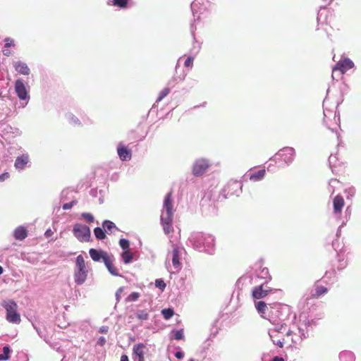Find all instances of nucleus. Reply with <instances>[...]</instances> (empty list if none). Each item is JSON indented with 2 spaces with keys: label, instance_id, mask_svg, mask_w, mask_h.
<instances>
[{
  "label": "nucleus",
  "instance_id": "4",
  "mask_svg": "<svg viewBox=\"0 0 361 361\" xmlns=\"http://www.w3.org/2000/svg\"><path fill=\"white\" fill-rule=\"evenodd\" d=\"M276 157L289 164L294 159L295 149L293 147H284L276 153Z\"/></svg>",
  "mask_w": 361,
  "mask_h": 361
},
{
  "label": "nucleus",
  "instance_id": "17",
  "mask_svg": "<svg viewBox=\"0 0 361 361\" xmlns=\"http://www.w3.org/2000/svg\"><path fill=\"white\" fill-rule=\"evenodd\" d=\"M28 161L29 156L27 154H23L16 158L14 166L17 169L21 170L25 168Z\"/></svg>",
  "mask_w": 361,
  "mask_h": 361
},
{
  "label": "nucleus",
  "instance_id": "6",
  "mask_svg": "<svg viewBox=\"0 0 361 361\" xmlns=\"http://www.w3.org/2000/svg\"><path fill=\"white\" fill-rule=\"evenodd\" d=\"M209 163L206 159H197L193 164L192 173L195 176H202L208 169Z\"/></svg>",
  "mask_w": 361,
  "mask_h": 361
},
{
  "label": "nucleus",
  "instance_id": "23",
  "mask_svg": "<svg viewBox=\"0 0 361 361\" xmlns=\"http://www.w3.org/2000/svg\"><path fill=\"white\" fill-rule=\"evenodd\" d=\"M75 270L87 271L83 257L80 255L75 259Z\"/></svg>",
  "mask_w": 361,
  "mask_h": 361
},
{
  "label": "nucleus",
  "instance_id": "1",
  "mask_svg": "<svg viewBox=\"0 0 361 361\" xmlns=\"http://www.w3.org/2000/svg\"><path fill=\"white\" fill-rule=\"evenodd\" d=\"M1 305L6 311V318L8 322L16 324L20 323V315L18 312V305L15 301L12 300H4Z\"/></svg>",
  "mask_w": 361,
  "mask_h": 361
},
{
  "label": "nucleus",
  "instance_id": "49",
  "mask_svg": "<svg viewBox=\"0 0 361 361\" xmlns=\"http://www.w3.org/2000/svg\"><path fill=\"white\" fill-rule=\"evenodd\" d=\"M4 269L1 266H0V275L3 273Z\"/></svg>",
  "mask_w": 361,
  "mask_h": 361
},
{
  "label": "nucleus",
  "instance_id": "14",
  "mask_svg": "<svg viewBox=\"0 0 361 361\" xmlns=\"http://www.w3.org/2000/svg\"><path fill=\"white\" fill-rule=\"evenodd\" d=\"M345 204L343 197L341 195H336L333 200L334 212L336 214H341Z\"/></svg>",
  "mask_w": 361,
  "mask_h": 361
},
{
  "label": "nucleus",
  "instance_id": "41",
  "mask_svg": "<svg viewBox=\"0 0 361 361\" xmlns=\"http://www.w3.org/2000/svg\"><path fill=\"white\" fill-rule=\"evenodd\" d=\"M12 46H14L13 40L10 38H6L5 39V47H11Z\"/></svg>",
  "mask_w": 361,
  "mask_h": 361
},
{
  "label": "nucleus",
  "instance_id": "13",
  "mask_svg": "<svg viewBox=\"0 0 361 361\" xmlns=\"http://www.w3.org/2000/svg\"><path fill=\"white\" fill-rule=\"evenodd\" d=\"M118 154L123 161L130 160L131 159V150L122 144H119L117 149Z\"/></svg>",
  "mask_w": 361,
  "mask_h": 361
},
{
  "label": "nucleus",
  "instance_id": "26",
  "mask_svg": "<svg viewBox=\"0 0 361 361\" xmlns=\"http://www.w3.org/2000/svg\"><path fill=\"white\" fill-rule=\"evenodd\" d=\"M94 234L98 240H104L106 238L105 231L100 227H96L94 229Z\"/></svg>",
  "mask_w": 361,
  "mask_h": 361
},
{
  "label": "nucleus",
  "instance_id": "20",
  "mask_svg": "<svg viewBox=\"0 0 361 361\" xmlns=\"http://www.w3.org/2000/svg\"><path fill=\"white\" fill-rule=\"evenodd\" d=\"M14 68L15 70L20 74L29 75L30 73V68L25 63L18 61L14 64Z\"/></svg>",
  "mask_w": 361,
  "mask_h": 361
},
{
  "label": "nucleus",
  "instance_id": "11",
  "mask_svg": "<svg viewBox=\"0 0 361 361\" xmlns=\"http://www.w3.org/2000/svg\"><path fill=\"white\" fill-rule=\"evenodd\" d=\"M164 209V212L161 215L173 216L172 192H169L165 197Z\"/></svg>",
  "mask_w": 361,
  "mask_h": 361
},
{
  "label": "nucleus",
  "instance_id": "32",
  "mask_svg": "<svg viewBox=\"0 0 361 361\" xmlns=\"http://www.w3.org/2000/svg\"><path fill=\"white\" fill-rule=\"evenodd\" d=\"M119 245L123 250H128L129 249L130 243L128 240L122 238L119 240Z\"/></svg>",
  "mask_w": 361,
  "mask_h": 361
},
{
  "label": "nucleus",
  "instance_id": "8",
  "mask_svg": "<svg viewBox=\"0 0 361 361\" xmlns=\"http://www.w3.org/2000/svg\"><path fill=\"white\" fill-rule=\"evenodd\" d=\"M15 90L20 99L25 100L27 98L26 87L21 80H17L16 81Z\"/></svg>",
  "mask_w": 361,
  "mask_h": 361
},
{
  "label": "nucleus",
  "instance_id": "12",
  "mask_svg": "<svg viewBox=\"0 0 361 361\" xmlns=\"http://www.w3.org/2000/svg\"><path fill=\"white\" fill-rule=\"evenodd\" d=\"M328 288L325 286L316 284L311 290L310 298L312 299H318L322 295L328 293Z\"/></svg>",
  "mask_w": 361,
  "mask_h": 361
},
{
  "label": "nucleus",
  "instance_id": "48",
  "mask_svg": "<svg viewBox=\"0 0 361 361\" xmlns=\"http://www.w3.org/2000/svg\"><path fill=\"white\" fill-rule=\"evenodd\" d=\"M52 233H53V232L51 231V230L49 229V230H47V231L45 232V234H44V235H45L47 237H49V236H51V234H52Z\"/></svg>",
  "mask_w": 361,
  "mask_h": 361
},
{
  "label": "nucleus",
  "instance_id": "35",
  "mask_svg": "<svg viewBox=\"0 0 361 361\" xmlns=\"http://www.w3.org/2000/svg\"><path fill=\"white\" fill-rule=\"evenodd\" d=\"M155 286L157 288H158L161 290H164L166 287V283L161 279H157L155 281Z\"/></svg>",
  "mask_w": 361,
  "mask_h": 361
},
{
  "label": "nucleus",
  "instance_id": "15",
  "mask_svg": "<svg viewBox=\"0 0 361 361\" xmlns=\"http://www.w3.org/2000/svg\"><path fill=\"white\" fill-rule=\"evenodd\" d=\"M255 306L256 310H257V312L260 314V316L262 318L267 319L269 315L267 314L268 307L265 302L258 301L255 302Z\"/></svg>",
  "mask_w": 361,
  "mask_h": 361
},
{
  "label": "nucleus",
  "instance_id": "44",
  "mask_svg": "<svg viewBox=\"0 0 361 361\" xmlns=\"http://www.w3.org/2000/svg\"><path fill=\"white\" fill-rule=\"evenodd\" d=\"M185 75H186V74H185V73H184V74H183V75H182V76H179V77H177V78L176 77V78H174V80H175L176 81H178H178H182V80H183L185 79Z\"/></svg>",
  "mask_w": 361,
  "mask_h": 361
},
{
  "label": "nucleus",
  "instance_id": "50",
  "mask_svg": "<svg viewBox=\"0 0 361 361\" xmlns=\"http://www.w3.org/2000/svg\"><path fill=\"white\" fill-rule=\"evenodd\" d=\"M4 54L6 56H8L9 52H6L5 51H4Z\"/></svg>",
  "mask_w": 361,
  "mask_h": 361
},
{
  "label": "nucleus",
  "instance_id": "10",
  "mask_svg": "<svg viewBox=\"0 0 361 361\" xmlns=\"http://www.w3.org/2000/svg\"><path fill=\"white\" fill-rule=\"evenodd\" d=\"M89 253L92 259L94 262H99L101 259L104 262L105 258H107L109 256L106 252L102 250H98L94 248L90 249Z\"/></svg>",
  "mask_w": 361,
  "mask_h": 361
},
{
  "label": "nucleus",
  "instance_id": "54",
  "mask_svg": "<svg viewBox=\"0 0 361 361\" xmlns=\"http://www.w3.org/2000/svg\"><path fill=\"white\" fill-rule=\"evenodd\" d=\"M188 361H195L193 359H190Z\"/></svg>",
  "mask_w": 361,
  "mask_h": 361
},
{
  "label": "nucleus",
  "instance_id": "45",
  "mask_svg": "<svg viewBox=\"0 0 361 361\" xmlns=\"http://www.w3.org/2000/svg\"><path fill=\"white\" fill-rule=\"evenodd\" d=\"M106 342V340L104 337H100L98 341V343L101 345H103Z\"/></svg>",
  "mask_w": 361,
  "mask_h": 361
},
{
  "label": "nucleus",
  "instance_id": "46",
  "mask_svg": "<svg viewBox=\"0 0 361 361\" xmlns=\"http://www.w3.org/2000/svg\"><path fill=\"white\" fill-rule=\"evenodd\" d=\"M121 361H129L128 360V357L126 355H123L121 357Z\"/></svg>",
  "mask_w": 361,
  "mask_h": 361
},
{
  "label": "nucleus",
  "instance_id": "38",
  "mask_svg": "<svg viewBox=\"0 0 361 361\" xmlns=\"http://www.w3.org/2000/svg\"><path fill=\"white\" fill-rule=\"evenodd\" d=\"M124 290V287H120L116 293V298L117 302H119L121 298V294Z\"/></svg>",
  "mask_w": 361,
  "mask_h": 361
},
{
  "label": "nucleus",
  "instance_id": "2",
  "mask_svg": "<svg viewBox=\"0 0 361 361\" xmlns=\"http://www.w3.org/2000/svg\"><path fill=\"white\" fill-rule=\"evenodd\" d=\"M73 233L81 243L90 242L91 240L90 228L85 224H75L73 226Z\"/></svg>",
  "mask_w": 361,
  "mask_h": 361
},
{
  "label": "nucleus",
  "instance_id": "47",
  "mask_svg": "<svg viewBox=\"0 0 361 361\" xmlns=\"http://www.w3.org/2000/svg\"><path fill=\"white\" fill-rule=\"evenodd\" d=\"M272 361H284L283 358L276 356L273 358Z\"/></svg>",
  "mask_w": 361,
  "mask_h": 361
},
{
  "label": "nucleus",
  "instance_id": "9",
  "mask_svg": "<svg viewBox=\"0 0 361 361\" xmlns=\"http://www.w3.org/2000/svg\"><path fill=\"white\" fill-rule=\"evenodd\" d=\"M147 350V345L142 343L135 345L133 348V354L138 357V361H145V354Z\"/></svg>",
  "mask_w": 361,
  "mask_h": 361
},
{
  "label": "nucleus",
  "instance_id": "25",
  "mask_svg": "<svg viewBox=\"0 0 361 361\" xmlns=\"http://www.w3.org/2000/svg\"><path fill=\"white\" fill-rule=\"evenodd\" d=\"M105 232H111L112 229L117 228L115 224L111 221L105 220L102 224Z\"/></svg>",
  "mask_w": 361,
  "mask_h": 361
},
{
  "label": "nucleus",
  "instance_id": "52",
  "mask_svg": "<svg viewBox=\"0 0 361 361\" xmlns=\"http://www.w3.org/2000/svg\"><path fill=\"white\" fill-rule=\"evenodd\" d=\"M279 345L280 347H282L281 343H279Z\"/></svg>",
  "mask_w": 361,
  "mask_h": 361
},
{
  "label": "nucleus",
  "instance_id": "16",
  "mask_svg": "<svg viewBox=\"0 0 361 361\" xmlns=\"http://www.w3.org/2000/svg\"><path fill=\"white\" fill-rule=\"evenodd\" d=\"M87 276V271L75 270L74 280L78 285H82L85 283Z\"/></svg>",
  "mask_w": 361,
  "mask_h": 361
},
{
  "label": "nucleus",
  "instance_id": "29",
  "mask_svg": "<svg viewBox=\"0 0 361 361\" xmlns=\"http://www.w3.org/2000/svg\"><path fill=\"white\" fill-rule=\"evenodd\" d=\"M136 317L140 320H147L149 318V314L146 310H140L136 313Z\"/></svg>",
  "mask_w": 361,
  "mask_h": 361
},
{
  "label": "nucleus",
  "instance_id": "19",
  "mask_svg": "<svg viewBox=\"0 0 361 361\" xmlns=\"http://www.w3.org/2000/svg\"><path fill=\"white\" fill-rule=\"evenodd\" d=\"M172 264L175 269L179 268L180 263V251L179 248L174 245L172 250Z\"/></svg>",
  "mask_w": 361,
  "mask_h": 361
},
{
  "label": "nucleus",
  "instance_id": "33",
  "mask_svg": "<svg viewBox=\"0 0 361 361\" xmlns=\"http://www.w3.org/2000/svg\"><path fill=\"white\" fill-rule=\"evenodd\" d=\"M140 297V293L137 292H133L130 294L128 298L126 299V302L136 301Z\"/></svg>",
  "mask_w": 361,
  "mask_h": 361
},
{
  "label": "nucleus",
  "instance_id": "39",
  "mask_svg": "<svg viewBox=\"0 0 361 361\" xmlns=\"http://www.w3.org/2000/svg\"><path fill=\"white\" fill-rule=\"evenodd\" d=\"M76 201H72L71 202H68V203H66L63 205V209L64 210H68V209H70L71 208L73 207V205H75L76 204Z\"/></svg>",
  "mask_w": 361,
  "mask_h": 361
},
{
  "label": "nucleus",
  "instance_id": "43",
  "mask_svg": "<svg viewBox=\"0 0 361 361\" xmlns=\"http://www.w3.org/2000/svg\"><path fill=\"white\" fill-rule=\"evenodd\" d=\"M175 356L178 359H181L183 357L184 354L182 352L178 351L176 353Z\"/></svg>",
  "mask_w": 361,
  "mask_h": 361
},
{
  "label": "nucleus",
  "instance_id": "21",
  "mask_svg": "<svg viewBox=\"0 0 361 361\" xmlns=\"http://www.w3.org/2000/svg\"><path fill=\"white\" fill-rule=\"evenodd\" d=\"M27 235V231L23 226H18L14 231V237L16 240H23Z\"/></svg>",
  "mask_w": 361,
  "mask_h": 361
},
{
  "label": "nucleus",
  "instance_id": "53",
  "mask_svg": "<svg viewBox=\"0 0 361 361\" xmlns=\"http://www.w3.org/2000/svg\"><path fill=\"white\" fill-rule=\"evenodd\" d=\"M279 345L280 347H282L281 343H279Z\"/></svg>",
  "mask_w": 361,
  "mask_h": 361
},
{
  "label": "nucleus",
  "instance_id": "30",
  "mask_svg": "<svg viewBox=\"0 0 361 361\" xmlns=\"http://www.w3.org/2000/svg\"><path fill=\"white\" fill-rule=\"evenodd\" d=\"M129 0H113L114 6L120 7V8H126L128 5Z\"/></svg>",
  "mask_w": 361,
  "mask_h": 361
},
{
  "label": "nucleus",
  "instance_id": "36",
  "mask_svg": "<svg viewBox=\"0 0 361 361\" xmlns=\"http://www.w3.org/2000/svg\"><path fill=\"white\" fill-rule=\"evenodd\" d=\"M194 58L192 56H189L187 58L184 63L185 67L192 68L193 65Z\"/></svg>",
  "mask_w": 361,
  "mask_h": 361
},
{
  "label": "nucleus",
  "instance_id": "40",
  "mask_svg": "<svg viewBox=\"0 0 361 361\" xmlns=\"http://www.w3.org/2000/svg\"><path fill=\"white\" fill-rule=\"evenodd\" d=\"M262 277L264 279H271V276L269 273V270L267 268H264L262 270Z\"/></svg>",
  "mask_w": 361,
  "mask_h": 361
},
{
  "label": "nucleus",
  "instance_id": "31",
  "mask_svg": "<svg viewBox=\"0 0 361 361\" xmlns=\"http://www.w3.org/2000/svg\"><path fill=\"white\" fill-rule=\"evenodd\" d=\"M81 216L87 221V223L91 224L94 222V216L88 212H83L81 214Z\"/></svg>",
  "mask_w": 361,
  "mask_h": 361
},
{
  "label": "nucleus",
  "instance_id": "5",
  "mask_svg": "<svg viewBox=\"0 0 361 361\" xmlns=\"http://www.w3.org/2000/svg\"><path fill=\"white\" fill-rule=\"evenodd\" d=\"M271 291V288L265 287L264 284H262L252 288V297L255 300L262 299L267 297Z\"/></svg>",
  "mask_w": 361,
  "mask_h": 361
},
{
  "label": "nucleus",
  "instance_id": "27",
  "mask_svg": "<svg viewBox=\"0 0 361 361\" xmlns=\"http://www.w3.org/2000/svg\"><path fill=\"white\" fill-rule=\"evenodd\" d=\"M161 312L166 320L169 319L174 315V311L172 308L163 309Z\"/></svg>",
  "mask_w": 361,
  "mask_h": 361
},
{
  "label": "nucleus",
  "instance_id": "51",
  "mask_svg": "<svg viewBox=\"0 0 361 361\" xmlns=\"http://www.w3.org/2000/svg\"><path fill=\"white\" fill-rule=\"evenodd\" d=\"M101 332H102V333H105V332H106V331H105L104 329H101Z\"/></svg>",
  "mask_w": 361,
  "mask_h": 361
},
{
  "label": "nucleus",
  "instance_id": "28",
  "mask_svg": "<svg viewBox=\"0 0 361 361\" xmlns=\"http://www.w3.org/2000/svg\"><path fill=\"white\" fill-rule=\"evenodd\" d=\"M10 348L8 346L3 348V354H0V360H8L9 359Z\"/></svg>",
  "mask_w": 361,
  "mask_h": 361
},
{
  "label": "nucleus",
  "instance_id": "7",
  "mask_svg": "<svg viewBox=\"0 0 361 361\" xmlns=\"http://www.w3.org/2000/svg\"><path fill=\"white\" fill-rule=\"evenodd\" d=\"M161 222L164 231L166 234H169L173 232V228L172 226L173 216L161 215Z\"/></svg>",
  "mask_w": 361,
  "mask_h": 361
},
{
  "label": "nucleus",
  "instance_id": "37",
  "mask_svg": "<svg viewBox=\"0 0 361 361\" xmlns=\"http://www.w3.org/2000/svg\"><path fill=\"white\" fill-rule=\"evenodd\" d=\"M183 338V329L176 331L174 334L176 340H181Z\"/></svg>",
  "mask_w": 361,
  "mask_h": 361
},
{
  "label": "nucleus",
  "instance_id": "34",
  "mask_svg": "<svg viewBox=\"0 0 361 361\" xmlns=\"http://www.w3.org/2000/svg\"><path fill=\"white\" fill-rule=\"evenodd\" d=\"M169 92L170 90L168 87H166L164 90H162L159 93L157 101L162 100L165 97H166L169 94Z\"/></svg>",
  "mask_w": 361,
  "mask_h": 361
},
{
  "label": "nucleus",
  "instance_id": "42",
  "mask_svg": "<svg viewBox=\"0 0 361 361\" xmlns=\"http://www.w3.org/2000/svg\"><path fill=\"white\" fill-rule=\"evenodd\" d=\"M10 175L8 172H5L0 175V181H4L6 179L8 178Z\"/></svg>",
  "mask_w": 361,
  "mask_h": 361
},
{
  "label": "nucleus",
  "instance_id": "18",
  "mask_svg": "<svg viewBox=\"0 0 361 361\" xmlns=\"http://www.w3.org/2000/svg\"><path fill=\"white\" fill-rule=\"evenodd\" d=\"M104 263L112 275L118 276V269L113 264V256L109 255L107 258H105Z\"/></svg>",
  "mask_w": 361,
  "mask_h": 361
},
{
  "label": "nucleus",
  "instance_id": "3",
  "mask_svg": "<svg viewBox=\"0 0 361 361\" xmlns=\"http://www.w3.org/2000/svg\"><path fill=\"white\" fill-rule=\"evenodd\" d=\"M354 63L349 59H344L343 60L339 61L336 66L334 67L332 71V77L334 78V75L337 72H339L341 75L344 74L348 70L353 68Z\"/></svg>",
  "mask_w": 361,
  "mask_h": 361
},
{
  "label": "nucleus",
  "instance_id": "24",
  "mask_svg": "<svg viewBox=\"0 0 361 361\" xmlns=\"http://www.w3.org/2000/svg\"><path fill=\"white\" fill-rule=\"evenodd\" d=\"M121 257L125 264H128L133 259V254L131 252H130L129 250H124L121 253Z\"/></svg>",
  "mask_w": 361,
  "mask_h": 361
},
{
  "label": "nucleus",
  "instance_id": "22",
  "mask_svg": "<svg viewBox=\"0 0 361 361\" xmlns=\"http://www.w3.org/2000/svg\"><path fill=\"white\" fill-rule=\"evenodd\" d=\"M265 174H266L265 169L259 170V171L254 172L250 175V180L253 182L261 180L262 179L264 178V177L265 176Z\"/></svg>",
  "mask_w": 361,
  "mask_h": 361
}]
</instances>
